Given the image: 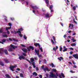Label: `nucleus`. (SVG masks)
<instances>
[{
	"label": "nucleus",
	"mask_w": 78,
	"mask_h": 78,
	"mask_svg": "<svg viewBox=\"0 0 78 78\" xmlns=\"http://www.w3.org/2000/svg\"><path fill=\"white\" fill-rule=\"evenodd\" d=\"M17 46H15L12 45V44H11L10 46H8L7 48V50H8L9 51H13V49H15L17 48ZM12 48L13 49H12Z\"/></svg>",
	"instance_id": "nucleus-1"
},
{
	"label": "nucleus",
	"mask_w": 78,
	"mask_h": 78,
	"mask_svg": "<svg viewBox=\"0 0 78 78\" xmlns=\"http://www.w3.org/2000/svg\"><path fill=\"white\" fill-rule=\"evenodd\" d=\"M33 9V12L35 14V13L37 14H39V11L37 9H38V8L36 6H31Z\"/></svg>",
	"instance_id": "nucleus-2"
},
{
	"label": "nucleus",
	"mask_w": 78,
	"mask_h": 78,
	"mask_svg": "<svg viewBox=\"0 0 78 78\" xmlns=\"http://www.w3.org/2000/svg\"><path fill=\"white\" fill-rule=\"evenodd\" d=\"M23 31V29L22 28H20L18 29V30L16 31V33H18V35L20 36V37H22L23 35L21 34V32Z\"/></svg>",
	"instance_id": "nucleus-3"
},
{
	"label": "nucleus",
	"mask_w": 78,
	"mask_h": 78,
	"mask_svg": "<svg viewBox=\"0 0 78 78\" xmlns=\"http://www.w3.org/2000/svg\"><path fill=\"white\" fill-rule=\"evenodd\" d=\"M5 52V55H8V51L6 50H3V49L0 48V54H2L3 52Z\"/></svg>",
	"instance_id": "nucleus-4"
},
{
	"label": "nucleus",
	"mask_w": 78,
	"mask_h": 78,
	"mask_svg": "<svg viewBox=\"0 0 78 78\" xmlns=\"http://www.w3.org/2000/svg\"><path fill=\"white\" fill-rule=\"evenodd\" d=\"M74 25L73 24L70 23L69 24V28H70V27H71V30H73V31H75L76 30V29L75 28H73Z\"/></svg>",
	"instance_id": "nucleus-5"
},
{
	"label": "nucleus",
	"mask_w": 78,
	"mask_h": 78,
	"mask_svg": "<svg viewBox=\"0 0 78 78\" xmlns=\"http://www.w3.org/2000/svg\"><path fill=\"white\" fill-rule=\"evenodd\" d=\"M34 45L36 47H37V46H39V49L40 50L41 52H42V48L41 47V46L40 45V44L39 43H34Z\"/></svg>",
	"instance_id": "nucleus-6"
},
{
	"label": "nucleus",
	"mask_w": 78,
	"mask_h": 78,
	"mask_svg": "<svg viewBox=\"0 0 78 78\" xmlns=\"http://www.w3.org/2000/svg\"><path fill=\"white\" fill-rule=\"evenodd\" d=\"M50 75H49L50 78H51H51H57V76H56L53 73L51 72L50 73Z\"/></svg>",
	"instance_id": "nucleus-7"
},
{
	"label": "nucleus",
	"mask_w": 78,
	"mask_h": 78,
	"mask_svg": "<svg viewBox=\"0 0 78 78\" xmlns=\"http://www.w3.org/2000/svg\"><path fill=\"white\" fill-rule=\"evenodd\" d=\"M35 51L39 58H41V57H42V55H39V50L35 49Z\"/></svg>",
	"instance_id": "nucleus-8"
},
{
	"label": "nucleus",
	"mask_w": 78,
	"mask_h": 78,
	"mask_svg": "<svg viewBox=\"0 0 78 78\" xmlns=\"http://www.w3.org/2000/svg\"><path fill=\"white\" fill-rule=\"evenodd\" d=\"M44 17L45 19H50L51 17V16H50V14L47 13L44 14Z\"/></svg>",
	"instance_id": "nucleus-9"
},
{
	"label": "nucleus",
	"mask_w": 78,
	"mask_h": 78,
	"mask_svg": "<svg viewBox=\"0 0 78 78\" xmlns=\"http://www.w3.org/2000/svg\"><path fill=\"white\" fill-rule=\"evenodd\" d=\"M16 67H17V65H15L14 66H12V65H11L10 66V69L13 72L14 71V70H13V69H14V68H15Z\"/></svg>",
	"instance_id": "nucleus-10"
},
{
	"label": "nucleus",
	"mask_w": 78,
	"mask_h": 78,
	"mask_svg": "<svg viewBox=\"0 0 78 78\" xmlns=\"http://www.w3.org/2000/svg\"><path fill=\"white\" fill-rule=\"evenodd\" d=\"M6 32H3L2 34V37H5L7 38L8 37V35L6 34Z\"/></svg>",
	"instance_id": "nucleus-11"
},
{
	"label": "nucleus",
	"mask_w": 78,
	"mask_h": 78,
	"mask_svg": "<svg viewBox=\"0 0 78 78\" xmlns=\"http://www.w3.org/2000/svg\"><path fill=\"white\" fill-rule=\"evenodd\" d=\"M73 56L75 58V59H78V54L73 55Z\"/></svg>",
	"instance_id": "nucleus-12"
},
{
	"label": "nucleus",
	"mask_w": 78,
	"mask_h": 78,
	"mask_svg": "<svg viewBox=\"0 0 78 78\" xmlns=\"http://www.w3.org/2000/svg\"><path fill=\"white\" fill-rule=\"evenodd\" d=\"M19 59H20V60H21L22 59H25V57L23 56V55H22L21 56H19Z\"/></svg>",
	"instance_id": "nucleus-13"
},
{
	"label": "nucleus",
	"mask_w": 78,
	"mask_h": 78,
	"mask_svg": "<svg viewBox=\"0 0 78 78\" xmlns=\"http://www.w3.org/2000/svg\"><path fill=\"white\" fill-rule=\"evenodd\" d=\"M44 1L47 5V6L49 7V6H48V5H49V1H48V0H44Z\"/></svg>",
	"instance_id": "nucleus-14"
},
{
	"label": "nucleus",
	"mask_w": 78,
	"mask_h": 78,
	"mask_svg": "<svg viewBox=\"0 0 78 78\" xmlns=\"http://www.w3.org/2000/svg\"><path fill=\"white\" fill-rule=\"evenodd\" d=\"M6 41V39H3L2 40V42L0 41V44H3V43L5 42Z\"/></svg>",
	"instance_id": "nucleus-15"
},
{
	"label": "nucleus",
	"mask_w": 78,
	"mask_h": 78,
	"mask_svg": "<svg viewBox=\"0 0 78 78\" xmlns=\"http://www.w3.org/2000/svg\"><path fill=\"white\" fill-rule=\"evenodd\" d=\"M78 8V5H76L75 6H73L72 8V9H73L74 11H75L76 10V8Z\"/></svg>",
	"instance_id": "nucleus-16"
},
{
	"label": "nucleus",
	"mask_w": 78,
	"mask_h": 78,
	"mask_svg": "<svg viewBox=\"0 0 78 78\" xmlns=\"http://www.w3.org/2000/svg\"><path fill=\"white\" fill-rule=\"evenodd\" d=\"M63 49H64L63 50V51L64 52L65 51H66L67 50V48H66V47L64 46H63Z\"/></svg>",
	"instance_id": "nucleus-17"
},
{
	"label": "nucleus",
	"mask_w": 78,
	"mask_h": 78,
	"mask_svg": "<svg viewBox=\"0 0 78 78\" xmlns=\"http://www.w3.org/2000/svg\"><path fill=\"white\" fill-rule=\"evenodd\" d=\"M44 71V72H46V71H48V72H49V71H50V69H48V68H44L43 69Z\"/></svg>",
	"instance_id": "nucleus-18"
},
{
	"label": "nucleus",
	"mask_w": 78,
	"mask_h": 78,
	"mask_svg": "<svg viewBox=\"0 0 78 78\" xmlns=\"http://www.w3.org/2000/svg\"><path fill=\"white\" fill-rule=\"evenodd\" d=\"M4 61L6 62V63H9V60H8L6 58H5L4 59Z\"/></svg>",
	"instance_id": "nucleus-19"
},
{
	"label": "nucleus",
	"mask_w": 78,
	"mask_h": 78,
	"mask_svg": "<svg viewBox=\"0 0 78 78\" xmlns=\"http://www.w3.org/2000/svg\"><path fill=\"white\" fill-rule=\"evenodd\" d=\"M22 50H23L24 53H27V49L23 48L22 49Z\"/></svg>",
	"instance_id": "nucleus-20"
},
{
	"label": "nucleus",
	"mask_w": 78,
	"mask_h": 78,
	"mask_svg": "<svg viewBox=\"0 0 78 78\" xmlns=\"http://www.w3.org/2000/svg\"><path fill=\"white\" fill-rule=\"evenodd\" d=\"M11 27H6L5 29L6 31H8L9 30H10V29H11Z\"/></svg>",
	"instance_id": "nucleus-21"
},
{
	"label": "nucleus",
	"mask_w": 78,
	"mask_h": 78,
	"mask_svg": "<svg viewBox=\"0 0 78 78\" xmlns=\"http://www.w3.org/2000/svg\"><path fill=\"white\" fill-rule=\"evenodd\" d=\"M3 16L4 17V18H5V20L6 22H8V20H7V17L5 15H3Z\"/></svg>",
	"instance_id": "nucleus-22"
},
{
	"label": "nucleus",
	"mask_w": 78,
	"mask_h": 78,
	"mask_svg": "<svg viewBox=\"0 0 78 78\" xmlns=\"http://www.w3.org/2000/svg\"><path fill=\"white\" fill-rule=\"evenodd\" d=\"M58 59L59 60V61H61V60H63V58H62V57H60L58 58Z\"/></svg>",
	"instance_id": "nucleus-23"
},
{
	"label": "nucleus",
	"mask_w": 78,
	"mask_h": 78,
	"mask_svg": "<svg viewBox=\"0 0 78 78\" xmlns=\"http://www.w3.org/2000/svg\"><path fill=\"white\" fill-rule=\"evenodd\" d=\"M5 76L7 78H10L11 77L9 76V75L8 74H6L5 75Z\"/></svg>",
	"instance_id": "nucleus-24"
},
{
	"label": "nucleus",
	"mask_w": 78,
	"mask_h": 78,
	"mask_svg": "<svg viewBox=\"0 0 78 78\" xmlns=\"http://www.w3.org/2000/svg\"><path fill=\"white\" fill-rule=\"evenodd\" d=\"M76 43L75 42V43H73L71 44V46H76Z\"/></svg>",
	"instance_id": "nucleus-25"
},
{
	"label": "nucleus",
	"mask_w": 78,
	"mask_h": 78,
	"mask_svg": "<svg viewBox=\"0 0 78 78\" xmlns=\"http://www.w3.org/2000/svg\"><path fill=\"white\" fill-rule=\"evenodd\" d=\"M52 39H53V41H55V42H56V39H55V37L54 36H52Z\"/></svg>",
	"instance_id": "nucleus-26"
},
{
	"label": "nucleus",
	"mask_w": 78,
	"mask_h": 78,
	"mask_svg": "<svg viewBox=\"0 0 78 78\" xmlns=\"http://www.w3.org/2000/svg\"><path fill=\"white\" fill-rule=\"evenodd\" d=\"M50 66H51L52 67H55V66L54 65V64L53 63H52L50 64Z\"/></svg>",
	"instance_id": "nucleus-27"
},
{
	"label": "nucleus",
	"mask_w": 78,
	"mask_h": 78,
	"mask_svg": "<svg viewBox=\"0 0 78 78\" xmlns=\"http://www.w3.org/2000/svg\"><path fill=\"white\" fill-rule=\"evenodd\" d=\"M0 65H1V66H4V64H3V62H0Z\"/></svg>",
	"instance_id": "nucleus-28"
},
{
	"label": "nucleus",
	"mask_w": 78,
	"mask_h": 78,
	"mask_svg": "<svg viewBox=\"0 0 78 78\" xmlns=\"http://www.w3.org/2000/svg\"><path fill=\"white\" fill-rule=\"evenodd\" d=\"M32 65L33 66L34 68H36V66H35V63L34 62L33 63Z\"/></svg>",
	"instance_id": "nucleus-29"
},
{
	"label": "nucleus",
	"mask_w": 78,
	"mask_h": 78,
	"mask_svg": "<svg viewBox=\"0 0 78 78\" xmlns=\"http://www.w3.org/2000/svg\"><path fill=\"white\" fill-rule=\"evenodd\" d=\"M60 51H62V46H60Z\"/></svg>",
	"instance_id": "nucleus-30"
},
{
	"label": "nucleus",
	"mask_w": 78,
	"mask_h": 78,
	"mask_svg": "<svg viewBox=\"0 0 78 78\" xmlns=\"http://www.w3.org/2000/svg\"><path fill=\"white\" fill-rule=\"evenodd\" d=\"M30 49H31L32 50H34V47L32 46H30Z\"/></svg>",
	"instance_id": "nucleus-31"
},
{
	"label": "nucleus",
	"mask_w": 78,
	"mask_h": 78,
	"mask_svg": "<svg viewBox=\"0 0 78 78\" xmlns=\"http://www.w3.org/2000/svg\"><path fill=\"white\" fill-rule=\"evenodd\" d=\"M34 61V58H30V61L32 62H33V61Z\"/></svg>",
	"instance_id": "nucleus-32"
},
{
	"label": "nucleus",
	"mask_w": 78,
	"mask_h": 78,
	"mask_svg": "<svg viewBox=\"0 0 78 78\" xmlns=\"http://www.w3.org/2000/svg\"><path fill=\"white\" fill-rule=\"evenodd\" d=\"M23 37L24 39H25V40H26L27 39V37L26 36V35H24Z\"/></svg>",
	"instance_id": "nucleus-33"
},
{
	"label": "nucleus",
	"mask_w": 78,
	"mask_h": 78,
	"mask_svg": "<svg viewBox=\"0 0 78 78\" xmlns=\"http://www.w3.org/2000/svg\"><path fill=\"white\" fill-rule=\"evenodd\" d=\"M76 33H75V32H73L72 34V36H76Z\"/></svg>",
	"instance_id": "nucleus-34"
},
{
	"label": "nucleus",
	"mask_w": 78,
	"mask_h": 78,
	"mask_svg": "<svg viewBox=\"0 0 78 78\" xmlns=\"http://www.w3.org/2000/svg\"><path fill=\"white\" fill-rule=\"evenodd\" d=\"M12 39L14 41H16V42H18V40L14 39V38H12Z\"/></svg>",
	"instance_id": "nucleus-35"
},
{
	"label": "nucleus",
	"mask_w": 78,
	"mask_h": 78,
	"mask_svg": "<svg viewBox=\"0 0 78 78\" xmlns=\"http://www.w3.org/2000/svg\"><path fill=\"white\" fill-rule=\"evenodd\" d=\"M65 1H66V0H64ZM67 1V2H66V3H67V5H69V4L68 3H69V0H66Z\"/></svg>",
	"instance_id": "nucleus-36"
},
{
	"label": "nucleus",
	"mask_w": 78,
	"mask_h": 78,
	"mask_svg": "<svg viewBox=\"0 0 78 78\" xmlns=\"http://www.w3.org/2000/svg\"><path fill=\"white\" fill-rule=\"evenodd\" d=\"M51 42H52V43L53 45H54V44H55V42H54V41H53V40L52 39H51Z\"/></svg>",
	"instance_id": "nucleus-37"
},
{
	"label": "nucleus",
	"mask_w": 78,
	"mask_h": 78,
	"mask_svg": "<svg viewBox=\"0 0 78 78\" xmlns=\"http://www.w3.org/2000/svg\"><path fill=\"white\" fill-rule=\"evenodd\" d=\"M53 5H50L49 7L50 9H52V8H53Z\"/></svg>",
	"instance_id": "nucleus-38"
},
{
	"label": "nucleus",
	"mask_w": 78,
	"mask_h": 78,
	"mask_svg": "<svg viewBox=\"0 0 78 78\" xmlns=\"http://www.w3.org/2000/svg\"><path fill=\"white\" fill-rule=\"evenodd\" d=\"M61 75L62 76L63 78H65V77L64 76V74H63L62 73H61Z\"/></svg>",
	"instance_id": "nucleus-39"
},
{
	"label": "nucleus",
	"mask_w": 78,
	"mask_h": 78,
	"mask_svg": "<svg viewBox=\"0 0 78 78\" xmlns=\"http://www.w3.org/2000/svg\"><path fill=\"white\" fill-rule=\"evenodd\" d=\"M33 74L35 76H37V73L35 72H34Z\"/></svg>",
	"instance_id": "nucleus-40"
},
{
	"label": "nucleus",
	"mask_w": 78,
	"mask_h": 78,
	"mask_svg": "<svg viewBox=\"0 0 78 78\" xmlns=\"http://www.w3.org/2000/svg\"><path fill=\"white\" fill-rule=\"evenodd\" d=\"M9 26L10 27H11V26H12V24H11V23H9Z\"/></svg>",
	"instance_id": "nucleus-41"
},
{
	"label": "nucleus",
	"mask_w": 78,
	"mask_h": 78,
	"mask_svg": "<svg viewBox=\"0 0 78 78\" xmlns=\"http://www.w3.org/2000/svg\"><path fill=\"white\" fill-rule=\"evenodd\" d=\"M20 77H22V78H23V74H22V73H20Z\"/></svg>",
	"instance_id": "nucleus-42"
},
{
	"label": "nucleus",
	"mask_w": 78,
	"mask_h": 78,
	"mask_svg": "<svg viewBox=\"0 0 78 78\" xmlns=\"http://www.w3.org/2000/svg\"><path fill=\"white\" fill-rule=\"evenodd\" d=\"M27 49L28 50V51H30V46L29 47L27 48Z\"/></svg>",
	"instance_id": "nucleus-43"
},
{
	"label": "nucleus",
	"mask_w": 78,
	"mask_h": 78,
	"mask_svg": "<svg viewBox=\"0 0 78 78\" xmlns=\"http://www.w3.org/2000/svg\"><path fill=\"white\" fill-rule=\"evenodd\" d=\"M10 19L11 20H14V18H13V17H11L10 18Z\"/></svg>",
	"instance_id": "nucleus-44"
},
{
	"label": "nucleus",
	"mask_w": 78,
	"mask_h": 78,
	"mask_svg": "<svg viewBox=\"0 0 78 78\" xmlns=\"http://www.w3.org/2000/svg\"><path fill=\"white\" fill-rule=\"evenodd\" d=\"M21 2H23V3H25V1L24 0H20Z\"/></svg>",
	"instance_id": "nucleus-45"
},
{
	"label": "nucleus",
	"mask_w": 78,
	"mask_h": 78,
	"mask_svg": "<svg viewBox=\"0 0 78 78\" xmlns=\"http://www.w3.org/2000/svg\"><path fill=\"white\" fill-rule=\"evenodd\" d=\"M38 76H39V77L40 78H42V75H38Z\"/></svg>",
	"instance_id": "nucleus-46"
},
{
	"label": "nucleus",
	"mask_w": 78,
	"mask_h": 78,
	"mask_svg": "<svg viewBox=\"0 0 78 78\" xmlns=\"http://www.w3.org/2000/svg\"><path fill=\"white\" fill-rule=\"evenodd\" d=\"M52 71H53V72H56V69H52Z\"/></svg>",
	"instance_id": "nucleus-47"
},
{
	"label": "nucleus",
	"mask_w": 78,
	"mask_h": 78,
	"mask_svg": "<svg viewBox=\"0 0 78 78\" xmlns=\"http://www.w3.org/2000/svg\"><path fill=\"white\" fill-rule=\"evenodd\" d=\"M3 32V30H2V28H1L0 29V33H2Z\"/></svg>",
	"instance_id": "nucleus-48"
},
{
	"label": "nucleus",
	"mask_w": 78,
	"mask_h": 78,
	"mask_svg": "<svg viewBox=\"0 0 78 78\" xmlns=\"http://www.w3.org/2000/svg\"><path fill=\"white\" fill-rule=\"evenodd\" d=\"M70 72L72 73H75V72L73 71V70H70Z\"/></svg>",
	"instance_id": "nucleus-49"
},
{
	"label": "nucleus",
	"mask_w": 78,
	"mask_h": 78,
	"mask_svg": "<svg viewBox=\"0 0 78 78\" xmlns=\"http://www.w3.org/2000/svg\"><path fill=\"white\" fill-rule=\"evenodd\" d=\"M73 21H74V22L76 23V24H77V22H76V21H75V19H73Z\"/></svg>",
	"instance_id": "nucleus-50"
},
{
	"label": "nucleus",
	"mask_w": 78,
	"mask_h": 78,
	"mask_svg": "<svg viewBox=\"0 0 78 78\" xmlns=\"http://www.w3.org/2000/svg\"><path fill=\"white\" fill-rule=\"evenodd\" d=\"M22 54L23 55V56H26L27 54H26L24 53H23Z\"/></svg>",
	"instance_id": "nucleus-51"
},
{
	"label": "nucleus",
	"mask_w": 78,
	"mask_h": 78,
	"mask_svg": "<svg viewBox=\"0 0 78 78\" xmlns=\"http://www.w3.org/2000/svg\"><path fill=\"white\" fill-rule=\"evenodd\" d=\"M21 45L22 47H25V45L24 44H21Z\"/></svg>",
	"instance_id": "nucleus-52"
},
{
	"label": "nucleus",
	"mask_w": 78,
	"mask_h": 78,
	"mask_svg": "<svg viewBox=\"0 0 78 78\" xmlns=\"http://www.w3.org/2000/svg\"><path fill=\"white\" fill-rule=\"evenodd\" d=\"M27 5H28V4H29V2L27 1L26 2Z\"/></svg>",
	"instance_id": "nucleus-53"
},
{
	"label": "nucleus",
	"mask_w": 78,
	"mask_h": 78,
	"mask_svg": "<svg viewBox=\"0 0 78 78\" xmlns=\"http://www.w3.org/2000/svg\"><path fill=\"white\" fill-rule=\"evenodd\" d=\"M7 33L8 34H10V32L8 30H7Z\"/></svg>",
	"instance_id": "nucleus-54"
},
{
	"label": "nucleus",
	"mask_w": 78,
	"mask_h": 78,
	"mask_svg": "<svg viewBox=\"0 0 78 78\" xmlns=\"http://www.w3.org/2000/svg\"><path fill=\"white\" fill-rule=\"evenodd\" d=\"M53 50L55 51H56V48H55V47H54L53 48Z\"/></svg>",
	"instance_id": "nucleus-55"
},
{
	"label": "nucleus",
	"mask_w": 78,
	"mask_h": 78,
	"mask_svg": "<svg viewBox=\"0 0 78 78\" xmlns=\"http://www.w3.org/2000/svg\"><path fill=\"white\" fill-rule=\"evenodd\" d=\"M76 40L74 39L73 42H76Z\"/></svg>",
	"instance_id": "nucleus-56"
},
{
	"label": "nucleus",
	"mask_w": 78,
	"mask_h": 78,
	"mask_svg": "<svg viewBox=\"0 0 78 78\" xmlns=\"http://www.w3.org/2000/svg\"><path fill=\"white\" fill-rule=\"evenodd\" d=\"M51 10V12H53V10L52 9H50Z\"/></svg>",
	"instance_id": "nucleus-57"
},
{
	"label": "nucleus",
	"mask_w": 78,
	"mask_h": 78,
	"mask_svg": "<svg viewBox=\"0 0 78 78\" xmlns=\"http://www.w3.org/2000/svg\"><path fill=\"white\" fill-rule=\"evenodd\" d=\"M42 11H43V12H45V9H42Z\"/></svg>",
	"instance_id": "nucleus-58"
},
{
	"label": "nucleus",
	"mask_w": 78,
	"mask_h": 78,
	"mask_svg": "<svg viewBox=\"0 0 78 78\" xmlns=\"http://www.w3.org/2000/svg\"><path fill=\"white\" fill-rule=\"evenodd\" d=\"M66 37L67 36H66V35H64L63 36V37H64V38H66Z\"/></svg>",
	"instance_id": "nucleus-59"
},
{
	"label": "nucleus",
	"mask_w": 78,
	"mask_h": 78,
	"mask_svg": "<svg viewBox=\"0 0 78 78\" xmlns=\"http://www.w3.org/2000/svg\"><path fill=\"white\" fill-rule=\"evenodd\" d=\"M34 59L35 60H37V57H34Z\"/></svg>",
	"instance_id": "nucleus-60"
},
{
	"label": "nucleus",
	"mask_w": 78,
	"mask_h": 78,
	"mask_svg": "<svg viewBox=\"0 0 78 78\" xmlns=\"http://www.w3.org/2000/svg\"><path fill=\"white\" fill-rule=\"evenodd\" d=\"M9 41H12V39H11V38H9Z\"/></svg>",
	"instance_id": "nucleus-61"
},
{
	"label": "nucleus",
	"mask_w": 78,
	"mask_h": 78,
	"mask_svg": "<svg viewBox=\"0 0 78 78\" xmlns=\"http://www.w3.org/2000/svg\"><path fill=\"white\" fill-rule=\"evenodd\" d=\"M69 49H70V50H73V48H69Z\"/></svg>",
	"instance_id": "nucleus-62"
},
{
	"label": "nucleus",
	"mask_w": 78,
	"mask_h": 78,
	"mask_svg": "<svg viewBox=\"0 0 78 78\" xmlns=\"http://www.w3.org/2000/svg\"><path fill=\"white\" fill-rule=\"evenodd\" d=\"M44 63H47V61L45 59L44 60Z\"/></svg>",
	"instance_id": "nucleus-63"
},
{
	"label": "nucleus",
	"mask_w": 78,
	"mask_h": 78,
	"mask_svg": "<svg viewBox=\"0 0 78 78\" xmlns=\"http://www.w3.org/2000/svg\"><path fill=\"white\" fill-rule=\"evenodd\" d=\"M49 76V75L48 74H46V76L47 77H48V76Z\"/></svg>",
	"instance_id": "nucleus-64"
}]
</instances>
